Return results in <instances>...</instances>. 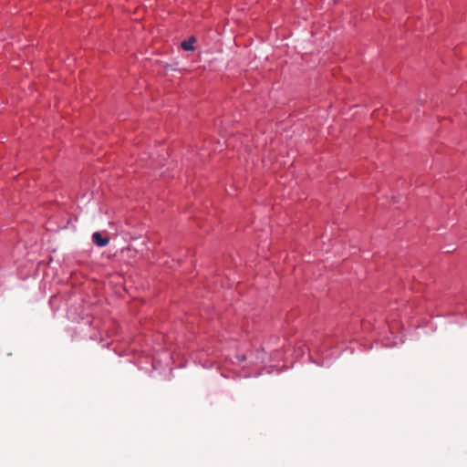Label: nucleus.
Returning a JSON list of instances; mask_svg holds the SVG:
<instances>
[{
	"instance_id": "obj_2",
	"label": "nucleus",
	"mask_w": 467,
	"mask_h": 467,
	"mask_svg": "<svg viewBox=\"0 0 467 467\" xmlns=\"http://www.w3.org/2000/svg\"><path fill=\"white\" fill-rule=\"evenodd\" d=\"M195 41V39L193 37H191L189 40L187 41H183L181 46L184 49V50H187V51H191V50H193V42Z\"/></svg>"
},
{
	"instance_id": "obj_1",
	"label": "nucleus",
	"mask_w": 467,
	"mask_h": 467,
	"mask_svg": "<svg viewBox=\"0 0 467 467\" xmlns=\"http://www.w3.org/2000/svg\"><path fill=\"white\" fill-rule=\"evenodd\" d=\"M93 242L99 247H103L109 243V238L103 237L100 233L96 232L92 235Z\"/></svg>"
}]
</instances>
